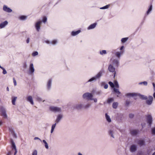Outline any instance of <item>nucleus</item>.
<instances>
[{
  "instance_id": "1",
  "label": "nucleus",
  "mask_w": 155,
  "mask_h": 155,
  "mask_svg": "<svg viewBox=\"0 0 155 155\" xmlns=\"http://www.w3.org/2000/svg\"><path fill=\"white\" fill-rule=\"evenodd\" d=\"M93 95L92 94L88 92L85 93L84 94L82 95V97L84 99L87 100H93L94 102H97V99L96 98H93Z\"/></svg>"
},
{
  "instance_id": "2",
  "label": "nucleus",
  "mask_w": 155,
  "mask_h": 155,
  "mask_svg": "<svg viewBox=\"0 0 155 155\" xmlns=\"http://www.w3.org/2000/svg\"><path fill=\"white\" fill-rule=\"evenodd\" d=\"M103 72L102 71H99L95 76L90 79L88 82H90L96 81L97 79H99L102 75Z\"/></svg>"
},
{
  "instance_id": "3",
  "label": "nucleus",
  "mask_w": 155,
  "mask_h": 155,
  "mask_svg": "<svg viewBox=\"0 0 155 155\" xmlns=\"http://www.w3.org/2000/svg\"><path fill=\"white\" fill-rule=\"evenodd\" d=\"M49 109L51 111L54 112L60 113L61 112V108L58 107L51 106L50 107Z\"/></svg>"
},
{
  "instance_id": "4",
  "label": "nucleus",
  "mask_w": 155,
  "mask_h": 155,
  "mask_svg": "<svg viewBox=\"0 0 155 155\" xmlns=\"http://www.w3.org/2000/svg\"><path fill=\"white\" fill-rule=\"evenodd\" d=\"M146 120L148 126L150 127L153 122V118L151 115L148 114L146 116Z\"/></svg>"
},
{
  "instance_id": "5",
  "label": "nucleus",
  "mask_w": 155,
  "mask_h": 155,
  "mask_svg": "<svg viewBox=\"0 0 155 155\" xmlns=\"http://www.w3.org/2000/svg\"><path fill=\"white\" fill-rule=\"evenodd\" d=\"M153 97L151 96H149L147 97V98L146 101V104L149 105H151L153 102Z\"/></svg>"
},
{
  "instance_id": "6",
  "label": "nucleus",
  "mask_w": 155,
  "mask_h": 155,
  "mask_svg": "<svg viewBox=\"0 0 155 155\" xmlns=\"http://www.w3.org/2000/svg\"><path fill=\"white\" fill-rule=\"evenodd\" d=\"M135 142L140 146L144 145L145 144L144 141L141 139H137L135 140Z\"/></svg>"
},
{
  "instance_id": "7",
  "label": "nucleus",
  "mask_w": 155,
  "mask_h": 155,
  "mask_svg": "<svg viewBox=\"0 0 155 155\" xmlns=\"http://www.w3.org/2000/svg\"><path fill=\"white\" fill-rule=\"evenodd\" d=\"M35 71L34 65L32 63H31L29 66V73L30 74H32Z\"/></svg>"
},
{
  "instance_id": "8",
  "label": "nucleus",
  "mask_w": 155,
  "mask_h": 155,
  "mask_svg": "<svg viewBox=\"0 0 155 155\" xmlns=\"http://www.w3.org/2000/svg\"><path fill=\"white\" fill-rule=\"evenodd\" d=\"M0 110L2 113V115L5 118H7L8 117L6 113L5 109L3 107H1L0 108Z\"/></svg>"
},
{
  "instance_id": "9",
  "label": "nucleus",
  "mask_w": 155,
  "mask_h": 155,
  "mask_svg": "<svg viewBox=\"0 0 155 155\" xmlns=\"http://www.w3.org/2000/svg\"><path fill=\"white\" fill-rule=\"evenodd\" d=\"M108 70L110 72H114V74H115L116 72L115 71V68L114 67L113 65L110 64L109 65L108 68ZM115 75H114V76Z\"/></svg>"
},
{
  "instance_id": "10",
  "label": "nucleus",
  "mask_w": 155,
  "mask_h": 155,
  "mask_svg": "<svg viewBox=\"0 0 155 155\" xmlns=\"http://www.w3.org/2000/svg\"><path fill=\"white\" fill-rule=\"evenodd\" d=\"M8 129L9 132L13 135V137H14L16 138L17 136L15 133L12 127L11 126H9L8 127Z\"/></svg>"
},
{
  "instance_id": "11",
  "label": "nucleus",
  "mask_w": 155,
  "mask_h": 155,
  "mask_svg": "<svg viewBox=\"0 0 155 155\" xmlns=\"http://www.w3.org/2000/svg\"><path fill=\"white\" fill-rule=\"evenodd\" d=\"M63 116L62 114H58L57 117L55 122L56 123H58L63 118Z\"/></svg>"
},
{
  "instance_id": "12",
  "label": "nucleus",
  "mask_w": 155,
  "mask_h": 155,
  "mask_svg": "<svg viewBox=\"0 0 155 155\" xmlns=\"http://www.w3.org/2000/svg\"><path fill=\"white\" fill-rule=\"evenodd\" d=\"M74 107L77 109H81L84 108L83 104L81 103H78L75 105Z\"/></svg>"
},
{
  "instance_id": "13",
  "label": "nucleus",
  "mask_w": 155,
  "mask_h": 155,
  "mask_svg": "<svg viewBox=\"0 0 155 155\" xmlns=\"http://www.w3.org/2000/svg\"><path fill=\"white\" fill-rule=\"evenodd\" d=\"M119 64V60L115 59L113 60L112 64L114 65V66L118 67Z\"/></svg>"
},
{
  "instance_id": "14",
  "label": "nucleus",
  "mask_w": 155,
  "mask_h": 155,
  "mask_svg": "<svg viewBox=\"0 0 155 155\" xmlns=\"http://www.w3.org/2000/svg\"><path fill=\"white\" fill-rule=\"evenodd\" d=\"M124 52V51H117L115 53V56L119 59L121 55L123 54Z\"/></svg>"
},
{
  "instance_id": "15",
  "label": "nucleus",
  "mask_w": 155,
  "mask_h": 155,
  "mask_svg": "<svg viewBox=\"0 0 155 155\" xmlns=\"http://www.w3.org/2000/svg\"><path fill=\"white\" fill-rule=\"evenodd\" d=\"M3 10L5 11L8 12H11L12 11V10L9 8L8 7L5 5H4L3 7Z\"/></svg>"
},
{
  "instance_id": "16",
  "label": "nucleus",
  "mask_w": 155,
  "mask_h": 155,
  "mask_svg": "<svg viewBox=\"0 0 155 155\" xmlns=\"http://www.w3.org/2000/svg\"><path fill=\"white\" fill-rule=\"evenodd\" d=\"M41 21H38L35 24V26L37 30L38 31H39L40 28V25L41 23Z\"/></svg>"
},
{
  "instance_id": "17",
  "label": "nucleus",
  "mask_w": 155,
  "mask_h": 155,
  "mask_svg": "<svg viewBox=\"0 0 155 155\" xmlns=\"http://www.w3.org/2000/svg\"><path fill=\"white\" fill-rule=\"evenodd\" d=\"M27 101L29 102L31 104L34 105V103L32 97L31 96H29L27 97Z\"/></svg>"
},
{
  "instance_id": "18",
  "label": "nucleus",
  "mask_w": 155,
  "mask_h": 155,
  "mask_svg": "<svg viewBox=\"0 0 155 155\" xmlns=\"http://www.w3.org/2000/svg\"><path fill=\"white\" fill-rule=\"evenodd\" d=\"M8 22L7 21H5L0 24V28H4L8 24Z\"/></svg>"
},
{
  "instance_id": "19",
  "label": "nucleus",
  "mask_w": 155,
  "mask_h": 155,
  "mask_svg": "<svg viewBox=\"0 0 155 155\" xmlns=\"http://www.w3.org/2000/svg\"><path fill=\"white\" fill-rule=\"evenodd\" d=\"M137 150V146L135 145H131L130 147V151L131 152H134Z\"/></svg>"
},
{
  "instance_id": "20",
  "label": "nucleus",
  "mask_w": 155,
  "mask_h": 155,
  "mask_svg": "<svg viewBox=\"0 0 155 155\" xmlns=\"http://www.w3.org/2000/svg\"><path fill=\"white\" fill-rule=\"evenodd\" d=\"M138 131L136 130H132L130 131V133L133 136L136 135L138 133Z\"/></svg>"
},
{
  "instance_id": "21",
  "label": "nucleus",
  "mask_w": 155,
  "mask_h": 155,
  "mask_svg": "<svg viewBox=\"0 0 155 155\" xmlns=\"http://www.w3.org/2000/svg\"><path fill=\"white\" fill-rule=\"evenodd\" d=\"M52 80L50 79L49 80L47 83V88L48 90H50L51 88V84Z\"/></svg>"
},
{
  "instance_id": "22",
  "label": "nucleus",
  "mask_w": 155,
  "mask_h": 155,
  "mask_svg": "<svg viewBox=\"0 0 155 155\" xmlns=\"http://www.w3.org/2000/svg\"><path fill=\"white\" fill-rule=\"evenodd\" d=\"M137 95V94L135 93H128L126 94V96L129 97H133Z\"/></svg>"
},
{
  "instance_id": "23",
  "label": "nucleus",
  "mask_w": 155,
  "mask_h": 155,
  "mask_svg": "<svg viewBox=\"0 0 155 155\" xmlns=\"http://www.w3.org/2000/svg\"><path fill=\"white\" fill-rule=\"evenodd\" d=\"M96 25V23H94L92 24H91L90 26H89V27L87 29L88 30H90L91 29H93L95 27Z\"/></svg>"
},
{
  "instance_id": "24",
  "label": "nucleus",
  "mask_w": 155,
  "mask_h": 155,
  "mask_svg": "<svg viewBox=\"0 0 155 155\" xmlns=\"http://www.w3.org/2000/svg\"><path fill=\"white\" fill-rule=\"evenodd\" d=\"M105 116L106 117V119L107 121L109 123L111 122V120L110 116L108 115L107 113L105 114Z\"/></svg>"
},
{
  "instance_id": "25",
  "label": "nucleus",
  "mask_w": 155,
  "mask_h": 155,
  "mask_svg": "<svg viewBox=\"0 0 155 155\" xmlns=\"http://www.w3.org/2000/svg\"><path fill=\"white\" fill-rule=\"evenodd\" d=\"M108 133L113 138H114V130H110L109 131Z\"/></svg>"
},
{
  "instance_id": "26",
  "label": "nucleus",
  "mask_w": 155,
  "mask_h": 155,
  "mask_svg": "<svg viewBox=\"0 0 155 155\" xmlns=\"http://www.w3.org/2000/svg\"><path fill=\"white\" fill-rule=\"evenodd\" d=\"M138 95L140 97V98L144 100H147V96L144 95L139 94Z\"/></svg>"
},
{
  "instance_id": "27",
  "label": "nucleus",
  "mask_w": 155,
  "mask_h": 155,
  "mask_svg": "<svg viewBox=\"0 0 155 155\" xmlns=\"http://www.w3.org/2000/svg\"><path fill=\"white\" fill-rule=\"evenodd\" d=\"M80 32L81 31L79 30L75 31H73L71 32V35L73 36H75L78 35Z\"/></svg>"
},
{
  "instance_id": "28",
  "label": "nucleus",
  "mask_w": 155,
  "mask_h": 155,
  "mask_svg": "<svg viewBox=\"0 0 155 155\" xmlns=\"http://www.w3.org/2000/svg\"><path fill=\"white\" fill-rule=\"evenodd\" d=\"M56 124L57 123H55L54 124L52 125L51 130V134L52 133L54 132V129L56 127Z\"/></svg>"
},
{
  "instance_id": "29",
  "label": "nucleus",
  "mask_w": 155,
  "mask_h": 155,
  "mask_svg": "<svg viewBox=\"0 0 155 155\" xmlns=\"http://www.w3.org/2000/svg\"><path fill=\"white\" fill-rule=\"evenodd\" d=\"M152 5H150V7L147 12L146 14L148 15L152 11Z\"/></svg>"
},
{
  "instance_id": "30",
  "label": "nucleus",
  "mask_w": 155,
  "mask_h": 155,
  "mask_svg": "<svg viewBox=\"0 0 155 155\" xmlns=\"http://www.w3.org/2000/svg\"><path fill=\"white\" fill-rule=\"evenodd\" d=\"M118 105V103L117 102H114L112 104L113 107L114 109H116Z\"/></svg>"
},
{
  "instance_id": "31",
  "label": "nucleus",
  "mask_w": 155,
  "mask_h": 155,
  "mask_svg": "<svg viewBox=\"0 0 155 155\" xmlns=\"http://www.w3.org/2000/svg\"><path fill=\"white\" fill-rule=\"evenodd\" d=\"M90 104L89 103H87L86 104H83L84 108L87 109L90 107Z\"/></svg>"
},
{
  "instance_id": "32",
  "label": "nucleus",
  "mask_w": 155,
  "mask_h": 155,
  "mask_svg": "<svg viewBox=\"0 0 155 155\" xmlns=\"http://www.w3.org/2000/svg\"><path fill=\"white\" fill-rule=\"evenodd\" d=\"M17 99V97H12V104H13V105L15 104V101H16Z\"/></svg>"
},
{
  "instance_id": "33",
  "label": "nucleus",
  "mask_w": 155,
  "mask_h": 155,
  "mask_svg": "<svg viewBox=\"0 0 155 155\" xmlns=\"http://www.w3.org/2000/svg\"><path fill=\"white\" fill-rule=\"evenodd\" d=\"M43 142L45 144V147L47 149H48V143L46 142V141L45 140H43Z\"/></svg>"
},
{
  "instance_id": "34",
  "label": "nucleus",
  "mask_w": 155,
  "mask_h": 155,
  "mask_svg": "<svg viewBox=\"0 0 155 155\" xmlns=\"http://www.w3.org/2000/svg\"><path fill=\"white\" fill-rule=\"evenodd\" d=\"M11 142L12 148L13 149H14L15 150L16 149V147L15 145V143L12 140Z\"/></svg>"
},
{
  "instance_id": "35",
  "label": "nucleus",
  "mask_w": 155,
  "mask_h": 155,
  "mask_svg": "<svg viewBox=\"0 0 155 155\" xmlns=\"http://www.w3.org/2000/svg\"><path fill=\"white\" fill-rule=\"evenodd\" d=\"M36 99L37 101H38L39 102H41V101H43V102H44L45 101V100H44L42 101V99L40 97L37 96L36 98Z\"/></svg>"
},
{
  "instance_id": "36",
  "label": "nucleus",
  "mask_w": 155,
  "mask_h": 155,
  "mask_svg": "<svg viewBox=\"0 0 155 155\" xmlns=\"http://www.w3.org/2000/svg\"><path fill=\"white\" fill-rule=\"evenodd\" d=\"M151 134L153 135H155V127L152 128L151 130Z\"/></svg>"
},
{
  "instance_id": "37",
  "label": "nucleus",
  "mask_w": 155,
  "mask_h": 155,
  "mask_svg": "<svg viewBox=\"0 0 155 155\" xmlns=\"http://www.w3.org/2000/svg\"><path fill=\"white\" fill-rule=\"evenodd\" d=\"M110 6V5H106L104 6L103 7L100 8V9H107L108 8H109Z\"/></svg>"
},
{
  "instance_id": "38",
  "label": "nucleus",
  "mask_w": 155,
  "mask_h": 155,
  "mask_svg": "<svg viewBox=\"0 0 155 155\" xmlns=\"http://www.w3.org/2000/svg\"><path fill=\"white\" fill-rule=\"evenodd\" d=\"M114 101V99L112 98H109L107 100V103L110 104L112 102Z\"/></svg>"
},
{
  "instance_id": "39",
  "label": "nucleus",
  "mask_w": 155,
  "mask_h": 155,
  "mask_svg": "<svg viewBox=\"0 0 155 155\" xmlns=\"http://www.w3.org/2000/svg\"><path fill=\"white\" fill-rule=\"evenodd\" d=\"M27 18V16H21L19 18L20 19L22 20H25Z\"/></svg>"
},
{
  "instance_id": "40",
  "label": "nucleus",
  "mask_w": 155,
  "mask_h": 155,
  "mask_svg": "<svg viewBox=\"0 0 155 155\" xmlns=\"http://www.w3.org/2000/svg\"><path fill=\"white\" fill-rule=\"evenodd\" d=\"M114 90L115 92L118 94V95L120 94V93L119 91V89H118L114 88Z\"/></svg>"
},
{
  "instance_id": "41",
  "label": "nucleus",
  "mask_w": 155,
  "mask_h": 155,
  "mask_svg": "<svg viewBox=\"0 0 155 155\" xmlns=\"http://www.w3.org/2000/svg\"><path fill=\"white\" fill-rule=\"evenodd\" d=\"M128 38H123L121 40V41L122 43H125L128 40Z\"/></svg>"
},
{
  "instance_id": "42",
  "label": "nucleus",
  "mask_w": 155,
  "mask_h": 155,
  "mask_svg": "<svg viewBox=\"0 0 155 155\" xmlns=\"http://www.w3.org/2000/svg\"><path fill=\"white\" fill-rule=\"evenodd\" d=\"M114 86H115L116 87L118 88L119 87V84L118 83V82L117 81H115L114 82Z\"/></svg>"
},
{
  "instance_id": "43",
  "label": "nucleus",
  "mask_w": 155,
  "mask_h": 155,
  "mask_svg": "<svg viewBox=\"0 0 155 155\" xmlns=\"http://www.w3.org/2000/svg\"><path fill=\"white\" fill-rule=\"evenodd\" d=\"M109 84L110 85V86L112 88H114V84L111 81H109L108 82Z\"/></svg>"
},
{
  "instance_id": "44",
  "label": "nucleus",
  "mask_w": 155,
  "mask_h": 155,
  "mask_svg": "<svg viewBox=\"0 0 155 155\" xmlns=\"http://www.w3.org/2000/svg\"><path fill=\"white\" fill-rule=\"evenodd\" d=\"M100 53L101 54L103 55V54H106L107 53V52L106 50H103L102 51H100Z\"/></svg>"
},
{
  "instance_id": "45",
  "label": "nucleus",
  "mask_w": 155,
  "mask_h": 155,
  "mask_svg": "<svg viewBox=\"0 0 155 155\" xmlns=\"http://www.w3.org/2000/svg\"><path fill=\"white\" fill-rule=\"evenodd\" d=\"M102 92L101 91H97L96 93V94L98 95H100L102 94Z\"/></svg>"
},
{
  "instance_id": "46",
  "label": "nucleus",
  "mask_w": 155,
  "mask_h": 155,
  "mask_svg": "<svg viewBox=\"0 0 155 155\" xmlns=\"http://www.w3.org/2000/svg\"><path fill=\"white\" fill-rule=\"evenodd\" d=\"M38 52L35 51L32 54V55L33 56H35L38 55Z\"/></svg>"
},
{
  "instance_id": "47",
  "label": "nucleus",
  "mask_w": 155,
  "mask_h": 155,
  "mask_svg": "<svg viewBox=\"0 0 155 155\" xmlns=\"http://www.w3.org/2000/svg\"><path fill=\"white\" fill-rule=\"evenodd\" d=\"M32 155H37V151L36 150H34L32 153Z\"/></svg>"
},
{
  "instance_id": "48",
  "label": "nucleus",
  "mask_w": 155,
  "mask_h": 155,
  "mask_svg": "<svg viewBox=\"0 0 155 155\" xmlns=\"http://www.w3.org/2000/svg\"><path fill=\"white\" fill-rule=\"evenodd\" d=\"M47 20V18L46 17H44L43 18V22L44 23H45Z\"/></svg>"
},
{
  "instance_id": "49",
  "label": "nucleus",
  "mask_w": 155,
  "mask_h": 155,
  "mask_svg": "<svg viewBox=\"0 0 155 155\" xmlns=\"http://www.w3.org/2000/svg\"><path fill=\"white\" fill-rule=\"evenodd\" d=\"M2 69L3 70V74H7V71L3 68Z\"/></svg>"
},
{
  "instance_id": "50",
  "label": "nucleus",
  "mask_w": 155,
  "mask_h": 155,
  "mask_svg": "<svg viewBox=\"0 0 155 155\" xmlns=\"http://www.w3.org/2000/svg\"><path fill=\"white\" fill-rule=\"evenodd\" d=\"M57 42V41L56 40H54L53 41H52L51 43L53 45H55L56 44Z\"/></svg>"
},
{
  "instance_id": "51",
  "label": "nucleus",
  "mask_w": 155,
  "mask_h": 155,
  "mask_svg": "<svg viewBox=\"0 0 155 155\" xmlns=\"http://www.w3.org/2000/svg\"><path fill=\"white\" fill-rule=\"evenodd\" d=\"M13 83L14 84V85L15 86H16L17 85L16 81L14 78H13Z\"/></svg>"
},
{
  "instance_id": "52",
  "label": "nucleus",
  "mask_w": 155,
  "mask_h": 155,
  "mask_svg": "<svg viewBox=\"0 0 155 155\" xmlns=\"http://www.w3.org/2000/svg\"><path fill=\"white\" fill-rule=\"evenodd\" d=\"M129 117L130 118H133L134 117V114H129Z\"/></svg>"
},
{
  "instance_id": "53",
  "label": "nucleus",
  "mask_w": 155,
  "mask_h": 155,
  "mask_svg": "<svg viewBox=\"0 0 155 155\" xmlns=\"http://www.w3.org/2000/svg\"><path fill=\"white\" fill-rule=\"evenodd\" d=\"M143 84L144 85L147 86V81H145L143 82Z\"/></svg>"
},
{
  "instance_id": "54",
  "label": "nucleus",
  "mask_w": 155,
  "mask_h": 155,
  "mask_svg": "<svg viewBox=\"0 0 155 155\" xmlns=\"http://www.w3.org/2000/svg\"><path fill=\"white\" fill-rule=\"evenodd\" d=\"M152 84L153 87V90L155 91V83H153Z\"/></svg>"
},
{
  "instance_id": "55",
  "label": "nucleus",
  "mask_w": 155,
  "mask_h": 155,
  "mask_svg": "<svg viewBox=\"0 0 155 155\" xmlns=\"http://www.w3.org/2000/svg\"><path fill=\"white\" fill-rule=\"evenodd\" d=\"M108 85L107 84H105L104 86V88L105 89L107 88Z\"/></svg>"
},
{
  "instance_id": "56",
  "label": "nucleus",
  "mask_w": 155,
  "mask_h": 155,
  "mask_svg": "<svg viewBox=\"0 0 155 155\" xmlns=\"http://www.w3.org/2000/svg\"><path fill=\"white\" fill-rule=\"evenodd\" d=\"M12 154V152L11 151H9L8 152L6 155H11Z\"/></svg>"
},
{
  "instance_id": "57",
  "label": "nucleus",
  "mask_w": 155,
  "mask_h": 155,
  "mask_svg": "<svg viewBox=\"0 0 155 155\" xmlns=\"http://www.w3.org/2000/svg\"><path fill=\"white\" fill-rule=\"evenodd\" d=\"M34 140H39L41 141V140L38 137H35L34 138Z\"/></svg>"
},
{
  "instance_id": "58",
  "label": "nucleus",
  "mask_w": 155,
  "mask_h": 155,
  "mask_svg": "<svg viewBox=\"0 0 155 155\" xmlns=\"http://www.w3.org/2000/svg\"><path fill=\"white\" fill-rule=\"evenodd\" d=\"M30 41V39L29 38H28L26 40V42L27 43H28Z\"/></svg>"
},
{
  "instance_id": "59",
  "label": "nucleus",
  "mask_w": 155,
  "mask_h": 155,
  "mask_svg": "<svg viewBox=\"0 0 155 155\" xmlns=\"http://www.w3.org/2000/svg\"><path fill=\"white\" fill-rule=\"evenodd\" d=\"M15 150V152L14 153V155H15L17 153V150L16 149Z\"/></svg>"
},
{
  "instance_id": "60",
  "label": "nucleus",
  "mask_w": 155,
  "mask_h": 155,
  "mask_svg": "<svg viewBox=\"0 0 155 155\" xmlns=\"http://www.w3.org/2000/svg\"><path fill=\"white\" fill-rule=\"evenodd\" d=\"M124 46H122L120 47V51H122V50L124 49Z\"/></svg>"
},
{
  "instance_id": "61",
  "label": "nucleus",
  "mask_w": 155,
  "mask_h": 155,
  "mask_svg": "<svg viewBox=\"0 0 155 155\" xmlns=\"http://www.w3.org/2000/svg\"><path fill=\"white\" fill-rule=\"evenodd\" d=\"M130 104V102L129 101H126V104L127 105H128Z\"/></svg>"
},
{
  "instance_id": "62",
  "label": "nucleus",
  "mask_w": 155,
  "mask_h": 155,
  "mask_svg": "<svg viewBox=\"0 0 155 155\" xmlns=\"http://www.w3.org/2000/svg\"><path fill=\"white\" fill-rule=\"evenodd\" d=\"M45 42L46 43H47V44H50V42H49V41H45Z\"/></svg>"
},
{
  "instance_id": "63",
  "label": "nucleus",
  "mask_w": 155,
  "mask_h": 155,
  "mask_svg": "<svg viewBox=\"0 0 155 155\" xmlns=\"http://www.w3.org/2000/svg\"><path fill=\"white\" fill-rule=\"evenodd\" d=\"M153 97L154 99H155V92L153 94Z\"/></svg>"
},
{
  "instance_id": "64",
  "label": "nucleus",
  "mask_w": 155,
  "mask_h": 155,
  "mask_svg": "<svg viewBox=\"0 0 155 155\" xmlns=\"http://www.w3.org/2000/svg\"><path fill=\"white\" fill-rule=\"evenodd\" d=\"M78 155H82V154L80 152L78 153Z\"/></svg>"
}]
</instances>
